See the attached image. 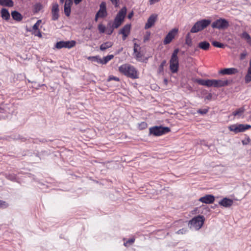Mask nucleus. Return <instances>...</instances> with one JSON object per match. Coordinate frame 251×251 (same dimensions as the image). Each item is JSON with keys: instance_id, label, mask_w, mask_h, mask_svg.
<instances>
[{"instance_id": "nucleus-1", "label": "nucleus", "mask_w": 251, "mask_h": 251, "mask_svg": "<svg viewBox=\"0 0 251 251\" xmlns=\"http://www.w3.org/2000/svg\"><path fill=\"white\" fill-rule=\"evenodd\" d=\"M197 81L201 85L205 86L208 87H214L216 88L225 87L227 86L229 83V81L228 80L222 79H199Z\"/></svg>"}, {"instance_id": "nucleus-2", "label": "nucleus", "mask_w": 251, "mask_h": 251, "mask_svg": "<svg viewBox=\"0 0 251 251\" xmlns=\"http://www.w3.org/2000/svg\"><path fill=\"white\" fill-rule=\"evenodd\" d=\"M119 72L125 76L132 79L138 78V72L133 66L129 64H124L119 67Z\"/></svg>"}, {"instance_id": "nucleus-3", "label": "nucleus", "mask_w": 251, "mask_h": 251, "mask_svg": "<svg viewBox=\"0 0 251 251\" xmlns=\"http://www.w3.org/2000/svg\"><path fill=\"white\" fill-rule=\"evenodd\" d=\"M14 107L12 104H6L0 106V118L5 119L13 114Z\"/></svg>"}, {"instance_id": "nucleus-4", "label": "nucleus", "mask_w": 251, "mask_h": 251, "mask_svg": "<svg viewBox=\"0 0 251 251\" xmlns=\"http://www.w3.org/2000/svg\"><path fill=\"white\" fill-rule=\"evenodd\" d=\"M205 218L203 216L198 215L194 217L189 222V226L195 230L200 229L204 224Z\"/></svg>"}, {"instance_id": "nucleus-5", "label": "nucleus", "mask_w": 251, "mask_h": 251, "mask_svg": "<svg viewBox=\"0 0 251 251\" xmlns=\"http://www.w3.org/2000/svg\"><path fill=\"white\" fill-rule=\"evenodd\" d=\"M211 21L209 19H202L197 22L191 29V33H197L206 28L211 23Z\"/></svg>"}, {"instance_id": "nucleus-6", "label": "nucleus", "mask_w": 251, "mask_h": 251, "mask_svg": "<svg viewBox=\"0 0 251 251\" xmlns=\"http://www.w3.org/2000/svg\"><path fill=\"white\" fill-rule=\"evenodd\" d=\"M150 134L155 136H160L165 134L170 131L168 127H163L161 126H154L149 129Z\"/></svg>"}, {"instance_id": "nucleus-7", "label": "nucleus", "mask_w": 251, "mask_h": 251, "mask_svg": "<svg viewBox=\"0 0 251 251\" xmlns=\"http://www.w3.org/2000/svg\"><path fill=\"white\" fill-rule=\"evenodd\" d=\"M229 26V22L225 19L220 18L217 19L211 24L213 28L218 29H225Z\"/></svg>"}, {"instance_id": "nucleus-8", "label": "nucleus", "mask_w": 251, "mask_h": 251, "mask_svg": "<svg viewBox=\"0 0 251 251\" xmlns=\"http://www.w3.org/2000/svg\"><path fill=\"white\" fill-rule=\"evenodd\" d=\"M228 128L230 131H233L235 133H238L239 132H244L246 130L251 128V126L249 125L237 124L230 125Z\"/></svg>"}, {"instance_id": "nucleus-9", "label": "nucleus", "mask_w": 251, "mask_h": 251, "mask_svg": "<svg viewBox=\"0 0 251 251\" xmlns=\"http://www.w3.org/2000/svg\"><path fill=\"white\" fill-rule=\"evenodd\" d=\"M76 42L75 41H61L56 43L55 47L57 49H60L63 48L71 49L75 45Z\"/></svg>"}, {"instance_id": "nucleus-10", "label": "nucleus", "mask_w": 251, "mask_h": 251, "mask_svg": "<svg viewBox=\"0 0 251 251\" xmlns=\"http://www.w3.org/2000/svg\"><path fill=\"white\" fill-rule=\"evenodd\" d=\"M178 32V29L173 28L167 34L163 41L164 45H167L170 44L172 40L175 38L176 35Z\"/></svg>"}, {"instance_id": "nucleus-11", "label": "nucleus", "mask_w": 251, "mask_h": 251, "mask_svg": "<svg viewBox=\"0 0 251 251\" xmlns=\"http://www.w3.org/2000/svg\"><path fill=\"white\" fill-rule=\"evenodd\" d=\"M59 11L58 4L57 3H53L51 10V20L52 21H56L58 19L59 17Z\"/></svg>"}, {"instance_id": "nucleus-12", "label": "nucleus", "mask_w": 251, "mask_h": 251, "mask_svg": "<svg viewBox=\"0 0 251 251\" xmlns=\"http://www.w3.org/2000/svg\"><path fill=\"white\" fill-rule=\"evenodd\" d=\"M178 59L171 58L170 60V69L172 73H176L178 69Z\"/></svg>"}, {"instance_id": "nucleus-13", "label": "nucleus", "mask_w": 251, "mask_h": 251, "mask_svg": "<svg viewBox=\"0 0 251 251\" xmlns=\"http://www.w3.org/2000/svg\"><path fill=\"white\" fill-rule=\"evenodd\" d=\"M98 15L100 16V18H104L107 16V13L106 11V3L105 2H102L100 5V9L97 13Z\"/></svg>"}, {"instance_id": "nucleus-14", "label": "nucleus", "mask_w": 251, "mask_h": 251, "mask_svg": "<svg viewBox=\"0 0 251 251\" xmlns=\"http://www.w3.org/2000/svg\"><path fill=\"white\" fill-rule=\"evenodd\" d=\"M199 201L204 203L211 204L214 201L215 197L212 195H206L200 198Z\"/></svg>"}, {"instance_id": "nucleus-15", "label": "nucleus", "mask_w": 251, "mask_h": 251, "mask_svg": "<svg viewBox=\"0 0 251 251\" xmlns=\"http://www.w3.org/2000/svg\"><path fill=\"white\" fill-rule=\"evenodd\" d=\"M73 0H66L64 6V13L67 17H69L71 12V6L73 4Z\"/></svg>"}, {"instance_id": "nucleus-16", "label": "nucleus", "mask_w": 251, "mask_h": 251, "mask_svg": "<svg viewBox=\"0 0 251 251\" xmlns=\"http://www.w3.org/2000/svg\"><path fill=\"white\" fill-rule=\"evenodd\" d=\"M233 203V201L230 199L224 198L219 201V204L224 207L229 208Z\"/></svg>"}, {"instance_id": "nucleus-17", "label": "nucleus", "mask_w": 251, "mask_h": 251, "mask_svg": "<svg viewBox=\"0 0 251 251\" xmlns=\"http://www.w3.org/2000/svg\"><path fill=\"white\" fill-rule=\"evenodd\" d=\"M157 19V15L152 14L148 19L147 22L145 25V28L146 29L151 28L155 23Z\"/></svg>"}, {"instance_id": "nucleus-18", "label": "nucleus", "mask_w": 251, "mask_h": 251, "mask_svg": "<svg viewBox=\"0 0 251 251\" xmlns=\"http://www.w3.org/2000/svg\"><path fill=\"white\" fill-rule=\"evenodd\" d=\"M126 7H123L117 13L115 18L124 21L126 14Z\"/></svg>"}, {"instance_id": "nucleus-19", "label": "nucleus", "mask_w": 251, "mask_h": 251, "mask_svg": "<svg viewBox=\"0 0 251 251\" xmlns=\"http://www.w3.org/2000/svg\"><path fill=\"white\" fill-rule=\"evenodd\" d=\"M238 71L236 69L233 68H226L224 69L223 70H221L220 71V74L222 75H232L235 74L236 73H237Z\"/></svg>"}, {"instance_id": "nucleus-20", "label": "nucleus", "mask_w": 251, "mask_h": 251, "mask_svg": "<svg viewBox=\"0 0 251 251\" xmlns=\"http://www.w3.org/2000/svg\"><path fill=\"white\" fill-rule=\"evenodd\" d=\"M246 109L244 106H242L239 108L237 109L232 113V115L234 117H236L238 118L243 117L242 115L245 112Z\"/></svg>"}, {"instance_id": "nucleus-21", "label": "nucleus", "mask_w": 251, "mask_h": 251, "mask_svg": "<svg viewBox=\"0 0 251 251\" xmlns=\"http://www.w3.org/2000/svg\"><path fill=\"white\" fill-rule=\"evenodd\" d=\"M3 176L5 177L13 182H18V179L17 175L14 173H3Z\"/></svg>"}, {"instance_id": "nucleus-22", "label": "nucleus", "mask_w": 251, "mask_h": 251, "mask_svg": "<svg viewBox=\"0 0 251 251\" xmlns=\"http://www.w3.org/2000/svg\"><path fill=\"white\" fill-rule=\"evenodd\" d=\"M12 18L18 22L21 21L23 19V16L17 11H12L11 13Z\"/></svg>"}, {"instance_id": "nucleus-23", "label": "nucleus", "mask_w": 251, "mask_h": 251, "mask_svg": "<svg viewBox=\"0 0 251 251\" xmlns=\"http://www.w3.org/2000/svg\"><path fill=\"white\" fill-rule=\"evenodd\" d=\"M131 25L126 24L119 31V34H129L130 31Z\"/></svg>"}, {"instance_id": "nucleus-24", "label": "nucleus", "mask_w": 251, "mask_h": 251, "mask_svg": "<svg viewBox=\"0 0 251 251\" xmlns=\"http://www.w3.org/2000/svg\"><path fill=\"white\" fill-rule=\"evenodd\" d=\"M198 47L203 50H207L210 47V44L205 41L200 42L198 44Z\"/></svg>"}, {"instance_id": "nucleus-25", "label": "nucleus", "mask_w": 251, "mask_h": 251, "mask_svg": "<svg viewBox=\"0 0 251 251\" xmlns=\"http://www.w3.org/2000/svg\"><path fill=\"white\" fill-rule=\"evenodd\" d=\"M1 16L3 19L6 21L8 20L10 17V14L8 10L4 8H2L1 10Z\"/></svg>"}, {"instance_id": "nucleus-26", "label": "nucleus", "mask_w": 251, "mask_h": 251, "mask_svg": "<svg viewBox=\"0 0 251 251\" xmlns=\"http://www.w3.org/2000/svg\"><path fill=\"white\" fill-rule=\"evenodd\" d=\"M240 37L246 41L247 43L251 45V37L246 31H244L240 35Z\"/></svg>"}, {"instance_id": "nucleus-27", "label": "nucleus", "mask_w": 251, "mask_h": 251, "mask_svg": "<svg viewBox=\"0 0 251 251\" xmlns=\"http://www.w3.org/2000/svg\"><path fill=\"white\" fill-rule=\"evenodd\" d=\"M13 4V1L12 0H0V5L12 7Z\"/></svg>"}, {"instance_id": "nucleus-28", "label": "nucleus", "mask_w": 251, "mask_h": 251, "mask_svg": "<svg viewBox=\"0 0 251 251\" xmlns=\"http://www.w3.org/2000/svg\"><path fill=\"white\" fill-rule=\"evenodd\" d=\"M123 240L125 241L124 243V245L126 247H128L130 245H132L135 242V238L133 236L132 238L126 240L125 238L123 239Z\"/></svg>"}, {"instance_id": "nucleus-29", "label": "nucleus", "mask_w": 251, "mask_h": 251, "mask_svg": "<svg viewBox=\"0 0 251 251\" xmlns=\"http://www.w3.org/2000/svg\"><path fill=\"white\" fill-rule=\"evenodd\" d=\"M113 45V43L111 42H106L102 44L100 46V50L101 51L106 50V49L111 47Z\"/></svg>"}, {"instance_id": "nucleus-30", "label": "nucleus", "mask_w": 251, "mask_h": 251, "mask_svg": "<svg viewBox=\"0 0 251 251\" xmlns=\"http://www.w3.org/2000/svg\"><path fill=\"white\" fill-rule=\"evenodd\" d=\"M245 81L246 83L251 81V69H248L247 74L245 77Z\"/></svg>"}, {"instance_id": "nucleus-31", "label": "nucleus", "mask_w": 251, "mask_h": 251, "mask_svg": "<svg viewBox=\"0 0 251 251\" xmlns=\"http://www.w3.org/2000/svg\"><path fill=\"white\" fill-rule=\"evenodd\" d=\"M123 22V21L115 18L114 22L112 25V27L117 28L121 25Z\"/></svg>"}, {"instance_id": "nucleus-32", "label": "nucleus", "mask_w": 251, "mask_h": 251, "mask_svg": "<svg viewBox=\"0 0 251 251\" xmlns=\"http://www.w3.org/2000/svg\"><path fill=\"white\" fill-rule=\"evenodd\" d=\"M114 55L112 54L108 55L102 58L103 62L100 61V64H106L109 61L113 58Z\"/></svg>"}, {"instance_id": "nucleus-33", "label": "nucleus", "mask_w": 251, "mask_h": 251, "mask_svg": "<svg viewBox=\"0 0 251 251\" xmlns=\"http://www.w3.org/2000/svg\"><path fill=\"white\" fill-rule=\"evenodd\" d=\"M43 8V5L40 3H36L34 6V11L35 13L39 12Z\"/></svg>"}, {"instance_id": "nucleus-34", "label": "nucleus", "mask_w": 251, "mask_h": 251, "mask_svg": "<svg viewBox=\"0 0 251 251\" xmlns=\"http://www.w3.org/2000/svg\"><path fill=\"white\" fill-rule=\"evenodd\" d=\"M212 45L215 47L219 48H224L225 46L224 44L220 43L216 41H212Z\"/></svg>"}, {"instance_id": "nucleus-35", "label": "nucleus", "mask_w": 251, "mask_h": 251, "mask_svg": "<svg viewBox=\"0 0 251 251\" xmlns=\"http://www.w3.org/2000/svg\"><path fill=\"white\" fill-rule=\"evenodd\" d=\"M166 64V61L163 60L158 67V73H162L164 71V67Z\"/></svg>"}, {"instance_id": "nucleus-36", "label": "nucleus", "mask_w": 251, "mask_h": 251, "mask_svg": "<svg viewBox=\"0 0 251 251\" xmlns=\"http://www.w3.org/2000/svg\"><path fill=\"white\" fill-rule=\"evenodd\" d=\"M185 43L190 47L192 45V41L191 38L190 37L189 33L187 34L186 36Z\"/></svg>"}, {"instance_id": "nucleus-37", "label": "nucleus", "mask_w": 251, "mask_h": 251, "mask_svg": "<svg viewBox=\"0 0 251 251\" xmlns=\"http://www.w3.org/2000/svg\"><path fill=\"white\" fill-rule=\"evenodd\" d=\"M98 29L100 33H103L105 32V27L103 25L100 24L98 25Z\"/></svg>"}, {"instance_id": "nucleus-38", "label": "nucleus", "mask_w": 251, "mask_h": 251, "mask_svg": "<svg viewBox=\"0 0 251 251\" xmlns=\"http://www.w3.org/2000/svg\"><path fill=\"white\" fill-rule=\"evenodd\" d=\"M42 21L41 20H39L37 21V22L33 25L32 27L33 30H36L38 29V27L40 24L41 23Z\"/></svg>"}, {"instance_id": "nucleus-39", "label": "nucleus", "mask_w": 251, "mask_h": 251, "mask_svg": "<svg viewBox=\"0 0 251 251\" xmlns=\"http://www.w3.org/2000/svg\"><path fill=\"white\" fill-rule=\"evenodd\" d=\"M179 51V50L178 49H175L172 54L171 58H178L177 53Z\"/></svg>"}, {"instance_id": "nucleus-40", "label": "nucleus", "mask_w": 251, "mask_h": 251, "mask_svg": "<svg viewBox=\"0 0 251 251\" xmlns=\"http://www.w3.org/2000/svg\"><path fill=\"white\" fill-rule=\"evenodd\" d=\"M187 232V228H181V229L178 230L176 232V233L178 234H184L186 233Z\"/></svg>"}, {"instance_id": "nucleus-41", "label": "nucleus", "mask_w": 251, "mask_h": 251, "mask_svg": "<svg viewBox=\"0 0 251 251\" xmlns=\"http://www.w3.org/2000/svg\"><path fill=\"white\" fill-rule=\"evenodd\" d=\"M208 112L207 109H200L198 110V113L201 115H204Z\"/></svg>"}, {"instance_id": "nucleus-42", "label": "nucleus", "mask_w": 251, "mask_h": 251, "mask_svg": "<svg viewBox=\"0 0 251 251\" xmlns=\"http://www.w3.org/2000/svg\"><path fill=\"white\" fill-rule=\"evenodd\" d=\"M111 80H115V81H119L120 79H119V78L114 76L113 75H110L108 77V81H109Z\"/></svg>"}, {"instance_id": "nucleus-43", "label": "nucleus", "mask_w": 251, "mask_h": 251, "mask_svg": "<svg viewBox=\"0 0 251 251\" xmlns=\"http://www.w3.org/2000/svg\"><path fill=\"white\" fill-rule=\"evenodd\" d=\"M93 60L94 61H96L98 63H100V61L101 62H103V60L102 59L100 58H99V57L98 56H95V57H93Z\"/></svg>"}, {"instance_id": "nucleus-44", "label": "nucleus", "mask_w": 251, "mask_h": 251, "mask_svg": "<svg viewBox=\"0 0 251 251\" xmlns=\"http://www.w3.org/2000/svg\"><path fill=\"white\" fill-rule=\"evenodd\" d=\"M150 35H151L150 32L147 31L146 32V35L144 37V40L145 42L149 40Z\"/></svg>"}, {"instance_id": "nucleus-45", "label": "nucleus", "mask_w": 251, "mask_h": 251, "mask_svg": "<svg viewBox=\"0 0 251 251\" xmlns=\"http://www.w3.org/2000/svg\"><path fill=\"white\" fill-rule=\"evenodd\" d=\"M111 3L115 5V7L119 6V0H110Z\"/></svg>"}, {"instance_id": "nucleus-46", "label": "nucleus", "mask_w": 251, "mask_h": 251, "mask_svg": "<svg viewBox=\"0 0 251 251\" xmlns=\"http://www.w3.org/2000/svg\"><path fill=\"white\" fill-rule=\"evenodd\" d=\"M147 124L145 122H142L139 125V128L141 129L146 128Z\"/></svg>"}, {"instance_id": "nucleus-47", "label": "nucleus", "mask_w": 251, "mask_h": 251, "mask_svg": "<svg viewBox=\"0 0 251 251\" xmlns=\"http://www.w3.org/2000/svg\"><path fill=\"white\" fill-rule=\"evenodd\" d=\"M16 139L20 140L21 142H25L27 140V139L26 138L20 136H18V138H16Z\"/></svg>"}, {"instance_id": "nucleus-48", "label": "nucleus", "mask_w": 251, "mask_h": 251, "mask_svg": "<svg viewBox=\"0 0 251 251\" xmlns=\"http://www.w3.org/2000/svg\"><path fill=\"white\" fill-rule=\"evenodd\" d=\"M251 139L249 137H248L246 140H244L242 141V143L243 145H247L250 142Z\"/></svg>"}, {"instance_id": "nucleus-49", "label": "nucleus", "mask_w": 251, "mask_h": 251, "mask_svg": "<svg viewBox=\"0 0 251 251\" xmlns=\"http://www.w3.org/2000/svg\"><path fill=\"white\" fill-rule=\"evenodd\" d=\"M137 58H141L142 56V54L140 51L137 50V52H134Z\"/></svg>"}, {"instance_id": "nucleus-50", "label": "nucleus", "mask_w": 251, "mask_h": 251, "mask_svg": "<svg viewBox=\"0 0 251 251\" xmlns=\"http://www.w3.org/2000/svg\"><path fill=\"white\" fill-rule=\"evenodd\" d=\"M160 0H150L149 3L150 5H152L155 2H158Z\"/></svg>"}, {"instance_id": "nucleus-51", "label": "nucleus", "mask_w": 251, "mask_h": 251, "mask_svg": "<svg viewBox=\"0 0 251 251\" xmlns=\"http://www.w3.org/2000/svg\"><path fill=\"white\" fill-rule=\"evenodd\" d=\"M137 47H139V46L136 43H135L134 46V52H137Z\"/></svg>"}, {"instance_id": "nucleus-52", "label": "nucleus", "mask_w": 251, "mask_h": 251, "mask_svg": "<svg viewBox=\"0 0 251 251\" xmlns=\"http://www.w3.org/2000/svg\"><path fill=\"white\" fill-rule=\"evenodd\" d=\"M123 36H122V39L123 40H125L127 37L128 36L129 34H125V33H124V34H122Z\"/></svg>"}, {"instance_id": "nucleus-53", "label": "nucleus", "mask_w": 251, "mask_h": 251, "mask_svg": "<svg viewBox=\"0 0 251 251\" xmlns=\"http://www.w3.org/2000/svg\"><path fill=\"white\" fill-rule=\"evenodd\" d=\"M82 0H74V3L75 5L79 4Z\"/></svg>"}, {"instance_id": "nucleus-54", "label": "nucleus", "mask_w": 251, "mask_h": 251, "mask_svg": "<svg viewBox=\"0 0 251 251\" xmlns=\"http://www.w3.org/2000/svg\"><path fill=\"white\" fill-rule=\"evenodd\" d=\"M133 16V12L132 11L131 12L129 13L128 15V18L131 19Z\"/></svg>"}, {"instance_id": "nucleus-55", "label": "nucleus", "mask_w": 251, "mask_h": 251, "mask_svg": "<svg viewBox=\"0 0 251 251\" xmlns=\"http://www.w3.org/2000/svg\"><path fill=\"white\" fill-rule=\"evenodd\" d=\"M100 18V16H99V15H98V14H97L96 13V15H95V21L96 22H97L98 19V18Z\"/></svg>"}, {"instance_id": "nucleus-56", "label": "nucleus", "mask_w": 251, "mask_h": 251, "mask_svg": "<svg viewBox=\"0 0 251 251\" xmlns=\"http://www.w3.org/2000/svg\"><path fill=\"white\" fill-rule=\"evenodd\" d=\"M212 98V95L211 94H209L207 97H206V99H208V100H210Z\"/></svg>"}, {"instance_id": "nucleus-57", "label": "nucleus", "mask_w": 251, "mask_h": 251, "mask_svg": "<svg viewBox=\"0 0 251 251\" xmlns=\"http://www.w3.org/2000/svg\"><path fill=\"white\" fill-rule=\"evenodd\" d=\"M246 56V54L245 53H241V59H243L244 58V57H245Z\"/></svg>"}, {"instance_id": "nucleus-58", "label": "nucleus", "mask_w": 251, "mask_h": 251, "mask_svg": "<svg viewBox=\"0 0 251 251\" xmlns=\"http://www.w3.org/2000/svg\"><path fill=\"white\" fill-rule=\"evenodd\" d=\"M112 32H113V30H112V29H111V30H110L108 31V32L107 34H108V35H110V34L112 33Z\"/></svg>"}, {"instance_id": "nucleus-59", "label": "nucleus", "mask_w": 251, "mask_h": 251, "mask_svg": "<svg viewBox=\"0 0 251 251\" xmlns=\"http://www.w3.org/2000/svg\"><path fill=\"white\" fill-rule=\"evenodd\" d=\"M2 203H5V202H4L2 201H0V207L2 206Z\"/></svg>"}, {"instance_id": "nucleus-60", "label": "nucleus", "mask_w": 251, "mask_h": 251, "mask_svg": "<svg viewBox=\"0 0 251 251\" xmlns=\"http://www.w3.org/2000/svg\"><path fill=\"white\" fill-rule=\"evenodd\" d=\"M39 37H41L42 36V34L41 33V32H39V33L37 35Z\"/></svg>"}, {"instance_id": "nucleus-61", "label": "nucleus", "mask_w": 251, "mask_h": 251, "mask_svg": "<svg viewBox=\"0 0 251 251\" xmlns=\"http://www.w3.org/2000/svg\"><path fill=\"white\" fill-rule=\"evenodd\" d=\"M164 82H165L166 84H167V82H168L167 79H166V78H165V79H164Z\"/></svg>"}, {"instance_id": "nucleus-62", "label": "nucleus", "mask_w": 251, "mask_h": 251, "mask_svg": "<svg viewBox=\"0 0 251 251\" xmlns=\"http://www.w3.org/2000/svg\"><path fill=\"white\" fill-rule=\"evenodd\" d=\"M42 153H43L48 154V152H47V151H42Z\"/></svg>"}, {"instance_id": "nucleus-63", "label": "nucleus", "mask_w": 251, "mask_h": 251, "mask_svg": "<svg viewBox=\"0 0 251 251\" xmlns=\"http://www.w3.org/2000/svg\"><path fill=\"white\" fill-rule=\"evenodd\" d=\"M31 142H32L34 143H37V142L36 141H34V140H33V139H32V141Z\"/></svg>"}, {"instance_id": "nucleus-64", "label": "nucleus", "mask_w": 251, "mask_h": 251, "mask_svg": "<svg viewBox=\"0 0 251 251\" xmlns=\"http://www.w3.org/2000/svg\"><path fill=\"white\" fill-rule=\"evenodd\" d=\"M64 0H60V2L62 3L64 2Z\"/></svg>"}]
</instances>
